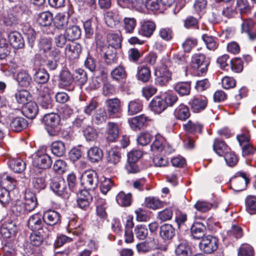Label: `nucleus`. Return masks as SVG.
Listing matches in <instances>:
<instances>
[{"label":"nucleus","mask_w":256,"mask_h":256,"mask_svg":"<svg viewBox=\"0 0 256 256\" xmlns=\"http://www.w3.org/2000/svg\"><path fill=\"white\" fill-rule=\"evenodd\" d=\"M34 80L38 84H45L49 80V74L44 69H38L34 75Z\"/></svg>","instance_id":"obj_52"},{"label":"nucleus","mask_w":256,"mask_h":256,"mask_svg":"<svg viewBox=\"0 0 256 256\" xmlns=\"http://www.w3.org/2000/svg\"><path fill=\"white\" fill-rule=\"evenodd\" d=\"M134 234L139 240L145 239L148 234L146 226L142 224L137 225L134 228Z\"/></svg>","instance_id":"obj_62"},{"label":"nucleus","mask_w":256,"mask_h":256,"mask_svg":"<svg viewBox=\"0 0 256 256\" xmlns=\"http://www.w3.org/2000/svg\"><path fill=\"white\" fill-rule=\"evenodd\" d=\"M38 108L34 102H27L23 108L24 114L28 118H34L38 114Z\"/></svg>","instance_id":"obj_22"},{"label":"nucleus","mask_w":256,"mask_h":256,"mask_svg":"<svg viewBox=\"0 0 256 256\" xmlns=\"http://www.w3.org/2000/svg\"><path fill=\"white\" fill-rule=\"evenodd\" d=\"M32 163L34 166L38 168L46 169L50 167L52 160L50 157L47 154H37L34 156Z\"/></svg>","instance_id":"obj_10"},{"label":"nucleus","mask_w":256,"mask_h":256,"mask_svg":"<svg viewBox=\"0 0 256 256\" xmlns=\"http://www.w3.org/2000/svg\"><path fill=\"white\" fill-rule=\"evenodd\" d=\"M139 252L146 253L151 251L155 248L154 240H146L138 243L136 246Z\"/></svg>","instance_id":"obj_46"},{"label":"nucleus","mask_w":256,"mask_h":256,"mask_svg":"<svg viewBox=\"0 0 256 256\" xmlns=\"http://www.w3.org/2000/svg\"><path fill=\"white\" fill-rule=\"evenodd\" d=\"M81 52L80 44L75 42L68 44L65 48L66 54L72 59L78 58Z\"/></svg>","instance_id":"obj_19"},{"label":"nucleus","mask_w":256,"mask_h":256,"mask_svg":"<svg viewBox=\"0 0 256 256\" xmlns=\"http://www.w3.org/2000/svg\"><path fill=\"white\" fill-rule=\"evenodd\" d=\"M110 75L114 80L118 81L124 80L127 76L125 68L121 65L114 69L111 72Z\"/></svg>","instance_id":"obj_47"},{"label":"nucleus","mask_w":256,"mask_h":256,"mask_svg":"<svg viewBox=\"0 0 256 256\" xmlns=\"http://www.w3.org/2000/svg\"><path fill=\"white\" fill-rule=\"evenodd\" d=\"M254 22L251 18L244 20L242 24V31L248 35L250 40H253L256 38V29L254 28Z\"/></svg>","instance_id":"obj_15"},{"label":"nucleus","mask_w":256,"mask_h":256,"mask_svg":"<svg viewBox=\"0 0 256 256\" xmlns=\"http://www.w3.org/2000/svg\"><path fill=\"white\" fill-rule=\"evenodd\" d=\"M87 156L89 160L93 163L99 162L103 156L102 150L97 146L90 148L87 152Z\"/></svg>","instance_id":"obj_28"},{"label":"nucleus","mask_w":256,"mask_h":256,"mask_svg":"<svg viewBox=\"0 0 256 256\" xmlns=\"http://www.w3.org/2000/svg\"><path fill=\"white\" fill-rule=\"evenodd\" d=\"M136 76L139 80L143 82H148L151 76L150 68L146 66L138 67V68Z\"/></svg>","instance_id":"obj_45"},{"label":"nucleus","mask_w":256,"mask_h":256,"mask_svg":"<svg viewBox=\"0 0 256 256\" xmlns=\"http://www.w3.org/2000/svg\"><path fill=\"white\" fill-rule=\"evenodd\" d=\"M148 118L144 114L134 116L128 120L130 128L134 130H140L145 124Z\"/></svg>","instance_id":"obj_17"},{"label":"nucleus","mask_w":256,"mask_h":256,"mask_svg":"<svg viewBox=\"0 0 256 256\" xmlns=\"http://www.w3.org/2000/svg\"><path fill=\"white\" fill-rule=\"evenodd\" d=\"M207 104L206 98L202 96L194 97L188 102V104L194 112H200L204 110Z\"/></svg>","instance_id":"obj_11"},{"label":"nucleus","mask_w":256,"mask_h":256,"mask_svg":"<svg viewBox=\"0 0 256 256\" xmlns=\"http://www.w3.org/2000/svg\"><path fill=\"white\" fill-rule=\"evenodd\" d=\"M52 191L58 196L67 199L70 196V192L62 178H53L50 184Z\"/></svg>","instance_id":"obj_4"},{"label":"nucleus","mask_w":256,"mask_h":256,"mask_svg":"<svg viewBox=\"0 0 256 256\" xmlns=\"http://www.w3.org/2000/svg\"><path fill=\"white\" fill-rule=\"evenodd\" d=\"M64 33L68 40H74L80 38L81 30L78 26L70 24L66 28Z\"/></svg>","instance_id":"obj_29"},{"label":"nucleus","mask_w":256,"mask_h":256,"mask_svg":"<svg viewBox=\"0 0 256 256\" xmlns=\"http://www.w3.org/2000/svg\"><path fill=\"white\" fill-rule=\"evenodd\" d=\"M42 216L44 222L50 226L54 225L60 220V214L55 210L46 212Z\"/></svg>","instance_id":"obj_26"},{"label":"nucleus","mask_w":256,"mask_h":256,"mask_svg":"<svg viewBox=\"0 0 256 256\" xmlns=\"http://www.w3.org/2000/svg\"><path fill=\"white\" fill-rule=\"evenodd\" d=\"M174 89L180 96H188L190 94V84L189 82H179L174 85Z\"/></svg>","instance_id":"obj_41"},{"label":"nucleus","mask_w":256,"mask_h":256,"mask_svg":"<svg viewBox=\"0 0 256 256\" xmlns=\"http://www.w3.org/2000/svg\"><path fill=\"white\" fill-rule=\"evenodd\" d=\"M9 166L16 173H21L26 168V163L20 158H14L9 160Z\"/></svg>","instance_id":"obj_32"},{"label":"nucleus","mask_w":256,"mask_h":256,"mask_svg":"<svg viewBox=\"0 0 256 256\" xmlns=\"http://www.w3.org/2000/svg\"><path fill=\"white\" fill-rule=\"evenodd\" d=\"M42 232H33L30 236V244L35 246H39L42 243L44 236Z\"/></svg>","instance_id":"obj_55"},{"label":"nucleus","mask_w":256,"mask_h":256,"mask_svg":"<svg viewBox=\"0 0 256 256\" xmlns=\"http://www.w3.org/2000/svg\"><path fill=\"white\" fill-rule=\"evenodd\" d=\"M107 38L110 46V48L116 49L120 46L122 40L118 34H110L108 35Z\"/></svg>","instance_id":"obj_56"},{"label":"nucleus","mask_w":256,"mask_h":256,"mask_svg":"<svg viewBox=\"0 0 256 256\" xmlns=\"http://www.w3.org/2000/svg\"><path fill=\"white\" fill-rule=\"evenodd\" d=\"M107 111L110 116L114 118L116 114H120L122 111L120 102L117 98L108 99L106 101Z\"/></svg>","instance_id":"obj_12"},{"label":"nucleus","mask_w":256,"mask_h":256,"mask_svg":"<svg viewBox=\"0 0 256 256\" xmlns=\"http://www.w3.org/2000/svg\"><path fill=\"white\" fill-rule=\"evenodd\" d=\"M238 256H254V249L252 246L248 244H243L239 248Z\"/></svg>","instance_id":"obj_63"},{"label":"nucleus","mask_w":256,"mask_h":256,"mask_svg":"<svg viewBox=\"0 0 256 256\" xmlns=\"http://www.w3.org/2000/svg\"><path fill=\"white\" fill-rule=\"evenodd\" d=\"M92 198L89 193L86 190L81 191L78 195L77 204L78 207L83 210H86L90 206Z\"/></svg>","instance_id":"obj_24"},{"label":"nucleus","mask_w":256,"mask_h":256,"mask_svg":"<svg viewBox=\"0 0 256 256\" xmlns=\"http://www.w3.org/2000/svg\"><path fill=\"white\" fill-rule=\"evenodd\" d=\"M58 86L68 91H72L74 88L73 77L68 70H63L59 76Z\"/></svg>","instance_id":"obj_6"},{"label":"nucleus","mask_w":256,"mask_h":256,"mask_svg":"<svg viewBox=\"0 0 256 256\" xmlns=\"http://www.w3.org/2000/svg\"><path fill=\"white\" fill-rule=\"evenodd\" d=\"M118 128L116 124L109 122L107 124L106 130V138L108 141L113 142L118 137Z\"/></svg>","instance_id":"obj_25"},{"label":"nucleus","mask_w":256,"mask_h":256,"mask_svg":"<svg viewBox=\"0 0 256 256\" xmlns=\"http://www.w3.org/2000/svg\"><path fill=\"white\" fill-rule=\"evenodd\" d=\"M15 98L18 103L26 104L30 100L31 96L28 91L22 90L15 94Z\"/></svg>","instance_id":"obj_57"},{"label":"nucleus","mask_w":256,"mask_h":256,"mask_svg":"<svg viewBox=\"0 0 256 256\" xmlns=\"http://www.w3.org/2000/svg\"><path fill=\"white\" fill-rule=\"evenodd\" d=\"M209 62L206 56L201 54H196L192 58V67L198 72V74H206L208 70Z\"/></svg>","instance_id":"obj_3"},{"label":"nucleus","mask_w":256,"mask_h":256,"mask_svg":"<svg viewBox=\"0 0 256 256\" xmlns=\"http://www.w3.org/2000/svg\"><path fill=\"white\" fill-rule=\"evenodd\" d=\"M136 20L134 18L125 17L122 20V26L126 33L133 32L136 26Z\"/></svg>","instance_id":"obj_50"},{"label":"nucleus","mask_w":256,"mask_h":256,"mask_svg":"<svg viewBox=\"0 0 256 256\" xmlns=\"http://www.w3.org/2000/svg\"><path fill=\"white\" fill-rule=\"evenodd\" d=\"M174 116L178 120L182 121L186 120L190 116L189 108L187 106L181 104L175 108Z\"/></svg>","instance_id":"obj_16"},{"label":"nucleus","mask_w":256,"mask_h":256,"mask_svg":"<svg viewBox=\"0 0 256 256\" xmlns=\"http://www.w3.org/2000/svg\"><path fill=\"white\" fill-rule=\"evenodd\" d=\"M164 139L160 134H157L155 136V139L152 145L150 150L153 152H161L164 148Z\"/></svg>","instance_id":"obj_58"},{"label":"nucleus","mask_w":256,"mask_h":256,"mask_svg":"<svg viewBox=\"0 0 256 256\" xmlns=\"http://www.w3.org/2000/svg\"><path fill=\"white\" fill-rule=\"evenodd\" d=\"M37 100L40 106L44 109L52 108V100L47 87H44L43 89L40 91Z\"/></svg>","instance_id":"obj_9"},{"label":"nucleus","mask_w":256,"mask_h":256,"mask_svg":"<svg viewBox=\"0 0 256 256\" xmlns=\"http://www.w3.org/2000/svg\"><path fill=\"white\" fill-rule=\"evenodd\" d=\"M106 162L110 164L115 165L120 162L121 153L119 148H112L106 151Z\"/></svg>","instance_id":"obj_18"},{"label":"nucleus","mask_w":256,"mask_h":256,"mask_svg":"<svg viewBox=\"0 0 256 256\" xmlns=\"http://www.w3.org/2000/svg\"><path fill=\"white\" fill-rule=\"evenodd\" d=\"M51 151L56 156H62L66 153V148L64 143L61 141L53 142L51 144Z\"/></svg>","instance_id":"obj_44"},{"label":"nucleus","mask_w":256,"mask_h":256,"mask_svg":"<svg viewBox=\"0 0 256 256\" xmlns=\"http://www.w3.org/2000/svg\"><path fill=\"white\" fill-rule=\"evenodd\" d=\"M142 109V104L141 100H134L129 102L128 104V115H134L140 112Z\"/></svg>","instance_id":"obj_48"},{"label":"nucleus","mask_w":256,"mask_h":256,"mask_svg":"<svg viewBox=\"0 0 256 256\" xmlns=\"http://www.w3.org/2000/svg\"><path fill=\"white\" fill-rule=\"evenodd\" d=\"M144 203L147 208L152 210L161 208L166 204L165 202H162L158 198L152 196L146 198Z\"/></svg>","instance_id":"obj_42"},{"label":"nucleus","mask_w":256,"mask_h":256,"mask_svg":"<svg viewBox=\"0 0 256 256\" xmlns=\"http://www.w3.org/2000/svg\"><path fill=\"white\" fill-rule=\"evenodd\" d=\"M44 222L42 215L36 213L30 216L28 221V226L33 232H42Z\"/></svg>","instance_id":"obj_8"},{"label":"nucleus","mask_w":256,"mask_h":256,"mask_svg":"<svg viewBox=\"0 0 256 256\" xmlns=\"http://www.w3.org/2000/svg\"><path fill=\"white\" fill-rule=\"evenodd\" d=\"M44 122L46 126V129L50 135H56L60 130V118L58 114L56 113H49L44 115Z\"/></svg>","instance_id":"obj_1"},{"label":"nucleus","mask_w":256,"mask_h":256,"mask_svg":"<svg viewBox=\"0 0 256 256\" xmlns=\"http://www.w3.org/2000/svg\"><path fill=\"white\" fill-rule=\"evenodd\" d=\"M83 184L86 188L89 190H95L98 184L97 172L94 170H88L82 176Z\"/></svg>","instance_id":"obj_5"},{"label":"nucleus","mask_w":256,"mask_h":256,"mask_svg":"<svg viewBox=\"0 0 256 256\" xmlns=\"http://www.w3.org/2000/svg\"><path fill=\"white\" fill-rule=\"evenodd\" d=\"M166 104L163 98L158 97H154L150 102V110L156 114H160L166 109Z\"/></svg>","instance_id":"obj_21"},{"label":"nucleus","mask_w":256,"mask_h":256,"mask_svg":"<svg viewBox=\"0 0 256 256\" xmlns=\"http://www.w3.org/2000/svg\"><path fill=\"white\" fill-rule=\"evenodd\" d=\"M117 203L122 206H128L132 202V195L130 193L126 194L123 192H120L116 196Z\"/></svg>","instance_id":"obj_43"},{"label":"nucleus","mask_w":256,"mask_h":256,"mask_svg":"<svg viewBox=\"0 0 256 256\" xmlns=\"http://www.w3.org/2000/svg\"><path fill=\"white\" fill-rule=\"evenodd\" d=\"M194 208L201 212H206L212 208H216L217 205L216 203L210 202L205 200H198L194 205Z\"/></svg>","instance_id":"obj_39"},{"label":"nucleus","mask_w":256,"mask_h":256,"mask_svg":"<svg viewBox=\"0 0 256 256\" xmlns=\"http://www.w3.org/2000/svg\"><path fill=\"white\" fill-rule=\"evenodd\" d=\"M16 80L19 86L28 87L32 82V78L26 71L21 70L17 74Z\"/></svg>","instance_id":"obj_30"},{"label":"nucleus","mask_w":256,"mask_h":256,"mask_svg":"<svg viewBox=\"0 0 256 256\" xmlns=\"http://www.w3.org/2000/svg\"><path fill=\"white\" fill-rule=\"evenodd\" d=\"M175 254L176 256H191L192 251L188 242H180L176 248Z\"/></svg>","instance_id":"obj_37"},{"label":"nucleus","mask_w":256,"mask_h":256,"mask_svg":"<svg viewBox=\"0 0 256 256\" xmlns=\"http://www.w3.org/2000/svg\"><path fill=\"white\" fill-rule=\"evenodd\" d=\"M8 39L10 44L15 49L22 48L24 46V42L21 34L13 31L8 34Z\"/></svg>","instance_id":"obj_13"},{"label":"nucleus","mask_w":256,"mask_h":256,"mask_svg":"<svg viewBox=\"0 0 256 256\" xmlns=\"http://www.w3.org/2000/svg\"><path fill=\"white\" fill-rule=\"evenodd\" d=\"M173 211L170 208H166L158 213L157 219L161 222L169 220L172 219Z\"/></svg>","instance_id":"obj_59"},{"label":"nucleus","mask_w":256,"mask_h":256,"mask_svg":"<svg viewBox=\"0 0 256 256\" xmlns=\"http://www.w3.org/2000/svg\"><path fill=\"white\" fill-rule=\"evenodd\" d=\"M213 149L216 153L219 156H222L229 150L228 147L226 146L224 142L218 138H216L214 140Z\"/></svg>","instance_id":"obj_34"},{"label":"nucleus","mask_w":256,"mask_h":256,"mask_svg":"<svg viewBox=\"0 0 256 256\" xmlns=\"http://www.w3.org/2000/svg\"><path fill=\"white\" fill-rule=\"evenodd\" d=\"M54 42L56 46L58 48H63L66 44V42L68 40V37L65 33H58L56 30L54 32Z\"/></svg>","instance_id":"obj_61"},{"label":"nucleus","mask_w":256,"mask_h":256,"mask_svg":"<svg viewBox=\"0 0 256 256\" xmlns=\"http://www.w3.org/2000/svg\"><path fill=\"white\" fill-rule=\"evenodd\" d=\"M104 20L108 26L113 28L118 24L120 16L116 12L108 11L104 14Z\"/></svg>","instance_id":"obj_33"},{"label":"nucleus","mask_w":256,"mask_h":256,"mask_svg":"<svg viewBox=\"0 0 256 256\" xmlns=\"http://www.w3.org/2000/svg\"><path fill=\"white\" fill-rule=\"evenodd\" d=\"M191 233L193 238L200 240L206 236L205 226L201 223H195L191 227Z\"/></svg>","instance_id":"obj_31"},{"label":"nucleus","mask_w":256,"mask_h":256,"mask_svg":"<svg viewBox=\"0 0 256 256\" xmlns=\"http://www.w3.org/2000/svg\"><path fill=\"white\" fill-rule=\"evenodd\" d=\"M160 2L162 5L167 7H169L173 4L176 3L175 8L174 10V14L178 13L184 6L183 0H160Z\"/></svg>","instance_id":"obj_54"},{"label":"nucleus","mask_w":256,"mask_h":256,"mask_svg":"<svg viewBox=\"0 0 256 256\" xmlns=\"http://www.w3.org/2000/svg\"><path fill=\"white\" fill-rule=\"evenodd\" d=\"M156 29L155 24L150 20L144 21L138 30V34L142 36L150 37Z\"/></svg>","instance_id":"obj_27"},{"label":"nucleus","mask_w":256,"mask_h":256,"mask_svg":"<svg viewBox=\"0 0 256 256\" xmlns=\"http://www.w3.org/2000/svg\"><path fill=\"white\" fill-rule=\"evenodd\" d=\"M160 234L164 240H170L175 235V230L171 224H164L160 226Z\"/></svg>","instance_id":"obj_35"},{"label":"nucleus","mask_w":256,"mask_h":256,"mask_svg":"<svg viewBox=\"0 0 256 256\" xmlns=\"http://www.w3.org/2000/svg\"><path fill=\"white\" fill-rule=\"evenodd\" d=\"M106 112L104 108L98 109L92 117L93 122L96 124H100L104 122L107 119Z\"/></svg>","instance_id":"obj_53"},{"label":"nucleus","mask_w":256,"mask_h":256,"mask_svg":"<svg viewBox=\"0 0 256 256\" xmlns=\"http://www.w3.org/2000/svg\"><path fill=\"white\" fill-rule=\"evenodd\" d=\"M38 48L40 51L42 52L45 56H47L48 52L52 48L51 41L46 38H42L38 42Z\"/></svg>","instance_id":"obj_60"},{"label":"nucleus","mask_w":256,"mask_h":256,"mask_svg":"<svg viewBox=\"0 0 256 256\" xmlns=\"http://www.w3.org/2000/svg\"><path fill=\"white\" fill-rule=\"evenodd\" d=\"M202 38L208 50H214L218 48V40L216 37L208 34H204L202 35Z\"/></svg>","instance_id":"obj_40"},{"label":"nucleus","mask_w":256,"mask_h":256,"mask_svg":"<svg viewBox=\"0 0 256 256\" xmlns=\"http://www.w3.org/2000/svg\"><path fill=\"white\" fill-rule=\"evenodd\" d=\"M16 230L15 223L10 220L6 222L0 226V238L4 239L10 238L12 234L16 232Z\"/></svg>","instance_id":"obj_14"},{"label":"nucleus","mask_w":256,"mask_h":256,"mask_svg":"<svg viewBox=\"0 0 256 256\" xmlns=\"http://www.w3.org/2000/svg\"><path fill=\"white\" fill-rule=\"evenodd\" d=\"M106 50L104 52V58L108 64H111L116 62V51L113 48L108 46L106 48ZM105 48H103V50Z\"/></svg>","instance_id":"obj_49"},{"label":"nucleus","mask_w":256,"mask_h":256,"mask_svg":"<svg viewBox=\"0 0 256 256\" xmlns=\"http://www.w3.org/2000/svg\"><path fill=\"white\" fill-rule=\"evenodd\" d=\"M53 20L52 14L50 12H44L39 14L37 18V22L40 25L43 26H49Z\"/></svg>","instance_id":"obj_38"},{"label":"nucleus","mask_w":256,"mask_h":256,"mask_svg":"<svg viewBox=\"0 0 256 256\" xmlns=\"http://www.w3.org/2000/svg\"><path fill=\"white\" fill-rule=\"evenodd\" d=\"M24 204L28 212L34 210L38 204L37 198L35 194L29 190L26 191L24 196Z\"/></svg>","instance_id":"obj_20"},{"label":"nucleus","mask_w":256,"mask_h":256,"mask_svg":"<svg viewBox=\"0 0 256 256\" xmlns=\"http://www.w3.org/2000/svg\"><path fill=\"white\" fill-rule=\"evenodd\" d=\"M250 180L244 172H238L236 174L232 180L234 186V190L238 192L242 191L246 188Z\"/></svg>","instance_id":"obj_7"},{"label":"nucleus","mask_w":256,"mask_h":256,"mask_svg":"<svg viewBox=\"0 0 256 256\" xmlns=\"http://www.w3.org/2000/svg\"><path fill=\"white\" fill-rule=\"evenodd\" d=\"M69 18L64 14L59 13L54 19V25L58 29H65L68 26Z\"/></svg>","instance_id":"obj_36"},{"label":"nucleus","mask_w":256,"mask_h":256,"mask_svg":"<svg viewBox=\"0 0 256 256\" xmlns=\"http://www.w3.org/2000/svg\"><path fill=\"white\" fill-rule=\"evenodd\" d=\"M246 205L247 210L250 214L256 210V197L248 196L246 199Z\"/></svg>","instance_id":"obj_64"},{"label":"nucleus","mask_w":256,"mask_h":256,"mask_svg":"<svg viewBox=\"0 0 256 256\" xmlns=\"http://www.w3.org/2000/svg\"><path fill=\"white\" fill-rule=\"evenodd\" d=\"M28 126L26 120L24 118L17 116L12 118L10 122V128L14 132H20Z\"/></svg>","instance_id":"obj_23"},{"label":"nucleus","mask_w":256,"mask_h":256,"mask_svg":"<svg viewBox=\"0 0 256 256\" xmlns=\"http://www.w3.org/2000/svg\"><path fill=\"white\" fill-rule=\"evenodd\" d=\"M218 240L211 235L205 236L199 243V248L204 252L210 254L218 248Z\"/></svg>","instance_id":"obj_2"},{"label":"nucleus","mask_w":256,"mask_h":256,"mask_svg":"<svg viewBox=\"0 0 256 256\" xmlns=\"http://www.w3.org/2000/svg\"><path fill=\"white\" fill-rule=\"evenodd\" d=\"M184 130L188 132L200 134L203 126L198 122H194L190 120L183 125Z\"/></svg>","instance_id":"obj_51"}]
</instances>
